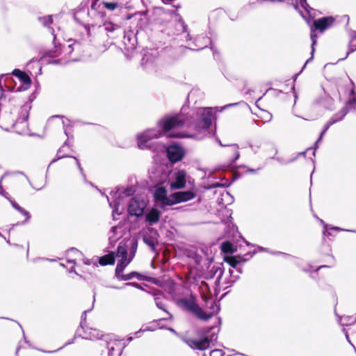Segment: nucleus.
<instances>
[{
    "instance_id": "nucleus-1",
    "label": "nucleus",
    "mask_w": 356,
    "mask_h": 356,
    "mask_svg": "<svg viewBox=\"0 0 356 356\" xmlns=\"http://www.w3.org/2000/svg\"><path fill=\"white\" fill-rule=\"evenodd\" d=\"M216 119V113L211 107H200L190 109L186 113L183 107L180 113L173 116H166L157 123V128L149 129L137 136L138 146L140 149L154 150L152 140L160 138L163 134L174 131L170 136L174 138H193L194 134L186 131H175L176 129L187 127L197 133L206 131Z\"/></svg>"
},
{
    "instance_id": "nucleus-2",
    "label": "nucleus",
    "mask_w": 356,
    "mask_h": 356,
    "mask_svg": "<svg viewBox=\"0 0 356 356\" xmlns=\"http://www.w3.org/2000/svg\"><path fill=\"white\" fill-rule=\"evenodd\" d=\"M105 16L100 3H97V1H92L90 8L87 10L81 9L75 13L74 19L82 24L88 35L91 37V27L99 26L101 28L100 24Z\"/></svg>"
},
{
    "instance_id": "nucleus-3",
    "label": "nucleus",
    "mask_w": 356,
    "mask_h": 356,
    "mask_svg": "<svg viewBox=\"0 0 356 356\" xmlns=\"http://www.w3.org/2000/svg\"><path fill=\"white\" fill-rule=\"evenodd\" d=\"M220 329L217 326H212L204 332L205 337L200 339L184 338L183 341L194 350H205L210 347V343L218 339Z\"/></svg>"
},
{
    "instance_id": "nucleus-4",
    "label": "nucleus",
    "mask_w": 356,
    "mask_h": 356,
    "mask_svg": "<svg viewBox=\"0 0 356 356\" xmlns=\"http://www.w3.org/2000/svg\"><path fill=\"white\" fill-rule=\"evenodd\" d=\"M160 173L161 170H156V172L150 176V178L152 181L156 183L154 193L155 202L160 206V207L164 208L167 206H171V200L170 195L168 196V191L163 186L165 181L161 176V178L157 179V177L160 176Z\"/></svg>"
},
{
    "instance_id": "nucleus-5",
    "label": "nucleus",
    "mask_w": 356,
    "mask_h": 356,
    "mask_svg": "<svg viewBox=\"0 0 356 356\" xmlns=\"http://www.w3.org/2000/svg\"><path fill=\"white\" fill-rule=\"evenodd\" d=\"M135 192L136 189L132 186H129L127 188H124L123 186H117L110 193V195L113 198L112 201H110L108 196L106 195L109 206L113 209L112 216L113 220L115 219V214L120 215L122 213V211L119 210V207L121 203L122 199L124 197L132 196L135 193Z\"/></svg>"
},
{
    "instance_id": "nucleus-6",
    "label": "nucleus",
    "mask_w": 356,
    "mask_h": 356,
    "mask_svg": "<svg viewBox=\"0 0 356 356\" xmlns=\"http://www.w3.org/2000/svg\"><path fill=\"white\" fill-rule=\"evenodd\" d=\"M160 175L168 182L172 191L182 189L186 186V172L184 170L175 169L168 174L161 171Z\"/></svg>"
},
{
    "instance_id": "nucleus-7",
    "label": "nucleus",
    "mask_w": 356,
    "mask_h": 356,
    "mask_svg": "<svg viewBox=\"0 0 356 356\" xmlns=\"http://www.w3.org/2000/svg\"><path fill=\"white\" fill-rule=\"evenodd\" d=\"M177 304L181 309L192 312L201 320L207 321L211 318V315H207L204 310L196 303L194 297L189 299H179Z\"/></svg>"
},
{
    "instance_id": "nucleus-8",
    "label": "nucleus",
    "mask_w": 356,
    "mask_h": 356,
    "mask_svg": "<svg viewBox=\"0 0 356 356\" xmlns=\"http://www.w3.org/2000/svg\"><path fill=\"white\" fill-rule=\"evenodd\" d=\"M146 203L144 200L134 197L130 200L128 205V213L130 216L140 217L144 213Z\"/></svg>"
},
{
    "instance_id": "nucleus-9",
    "label": "nucleus",
    "mask_w": 356,
    "mask_h": 356,
    "mask_svg": "<svg viewBox=\"0 0 356 356\" xmlns=\"http://www.w3.org/2000/svg\"><path fill=\"white\" fill-rule=\"evenodd\" d=\"M166 154L168 160L172 163L180 161L185 155L184 148L176 143L172 144L166 148Z\"/></svg>"
},
{
    "instance_id": "nucleus-10",
    "label": "nucleus",
    "mask_w": 356,
    "mask_h": 356,
    "mask_svg": "<svg viewBox=\"0 0 356 356\" xmlns=\"http://www.w3.org/2000/svg\"><path fill=\"white\" fill-rule=\"evenodd\" d=\"M196 196L192 191H178L170 195L171 206L193 200Z\"/></svg>"
},
{
    "instance_id": "nucleus-11",
    "label": "nucleus",
    "mask_w": 356,
    "mask_h": 356,
    "mask_svg": "<svg viewBox=\"0 0 356 356\" xmlns=\"http://www.w3.org/2000/svg\"><path fill=\"white\" fill-rule=\"evenodd\" d=\"M77 336L85 339L96 340L102 339L103 334L99 330L91 327H84V330H82L81 332L80 328L76 330L75 337Z\"/></svg>"
},
{
    "instance_id": "nucleus-12",
    "label": "nucleus",
    "mask_w": 356,
    "mask_h": 356,
    "mask_svg": "<svg viewBox=\"0 0 356 356\" xmlns=\"http://www.w3.org/2000/svg\"><path fill=\"white\" fill-rule=\"evenodd\" d=\"M12 74L17 77L23 84V86L17 88L16 92H21L22 90H27L30 87L31 84V79L26 72L19 69H15L12 72Z\"/></svg>"
},
{
    "instance_id": "nucleus-13",
    "label": "nucleus",
    "mask_w": 356,
    "mask_h": 356,
    "mask_svg": "<svg viewBox=\"0 0 356 356\" xmlns=\"http://www.w3.org/2000/svg\"><path fill=\"white\" fill-rule=\"evenodd\" d=\"M193 46L189 47L191 49L200 50L210 45V48L213 51V47L212 45L211 40L210 38L207 36H197L193 42Z\"/></svg>"
},
{
    "instance_id": "nucleus-14",
    "label": "nucleus",
    "mask_w": 356,
    "mask_h": 356,
    "mask_svg": "<svg viewBox=\"0 0 356 356\" xmlns=\"http://www.w3.org/2000/svg\"><path fill=\"white\" fill-rule=\"evenodd\" d=\"M63 128H64V132H65V134L67 136V139L65 141L63 145L60 147L57 152V154H56V158H54L51 161V163H49V166H48V168H49V166L53 164L54 163L56 162L57 161H58L59 159H61L63 158H65V157H71L70 156L67 155V154H61V151L63 150V148L65 147V146H67L70 147V143H69V139L70 138H72V135H71L68 131H67V126L65 124V121H63ZM72 158H74V156H72Z\"/></svg>"
},
{
    "instance_id": "nucleus-15",
    "label": "nucleus",
    "mask_w": 356,
    "mask_h": 356,
    "mask_svg": "<svg viewBox=\"0 0 356 356\" xmlns=\"http://www.w3.org/2000/svg\"><path fill=\"white\" fill-rule=\"evenodd\" d=\"M334 22V18L332 17H323L322 18L314 20L313 23V26L315 29L319 30L323 32L326 29L330 27Z\"/></svg>"
},
{
    "instance_id": "nucleus-16",
    "label": "nucleus",
    "mask_w": 356,
    "mask_h": 356,
    "mask_svg": "<svg viewBox=\"0 0 356 356\" xmlns=\"http://www.w3.org/2000/svg\"><path fill=\"white\" fill-rule=\"evenodd\" d=\"M106 344L108 349V356H120L122 352V348L119 341L115 340H111L110 341H106Z\"/></svg>"
},
{
    "instance_id": "nucleus-17",
    "label": "nucleus",
    "mask_w": 356,
    "mask_h": 356,
    "mask_svg": "<svg viewBox=\"0 0 356 356\" xmlns=\"http://www.w3.org/2000/svg\"><path fill=\"white\" fill-rule=\"evenodd\" d=\"M55 48L56 50L54 52L52 51H47L43 57V60H46L47 63L49 64L60 65L62 63V60L60 59L53 58L59 54L60 49H58L56 46L55 47Z\"/></svg>"
},
{
    "instance_id": "nucleus-18",
    "label": "nucleus",
    "mask_w": 356,
    "mask_h": 356,
    "mask_svg": "<svg viewBox=\"0 0 356 356\" xmlns=\"http://www.w3.org/2000/svg\"><path fill=\"white\" fill-rule=\"evenodd\" d=\"M161 212L156 209H150L145 215V220L149 225H154L159 222Z\"/></svg>"
},
{
    "instance_id": "nucleus-19",
    "label": "nucleus",
    "mask_w": 356,
    "mask_h": 356,
    "mask_svg": "<svg viewBox=\"0 0 356 356\" xmlns=\"http://www.w3.org/2000/svg\"><path fill=\"white\" fill-rule=\"evenodd\" d=\"M30 109H31L30 106H29L27 104L24 105L21 108L19 117L17 118V119L15 123L13 124V126H15V124H19V123L22 124V123L26 122V121L29 118V111Z\"/></svg>"
},
{
    "instance_id": "nucleus-20",
    "label": "nucleus",
    "mask_w": 356,
    "mask_h": 356,
    "mask_svg": "<svg viewBox=\"0 0 356 356\" xmlns=\"http://www.w3.org/2000/svg\"><path fill=\"white\" fill-rule=\"evenodd\" d=\"M135 277L139 280H146L145 276L136 271H133L128 274H121L120 276L117 277V279L120 281H128Z\"/></svg>"
},
{
    "instance_id": "nucleus-21",
    "label": "nucleus",
    "mask_w": 356,
    "mask_h": 356,
    "mask_svg": "<svg viewBox=\"0 0 356 356\" xmlns=\"http://www.w3.org/2000/svg\"><path fill=\"white\" fill-rule=\"evenodd\" d=\"M115 256L113 252L105 254L99 259V263L101 266L112 265L115 263Z\"/></svg>"
},
{
    "instance_id": "nucleus-22",
    "label": "nucleus",
    "mask_w": 356,
    "mask_h": 356,
    "mask_svg": "<svg viewBox=\"0 0 356 356\" xmlns=\"http://www.w3.org/2000/svg\"><path fill=\"white\" fill-rule=\"evenodd\" d=\"M316 30L317 29H315V28L314 26H312L311 28V33H310V38H311V40H312V45H311V47H312V57L310 58H309L306 63H305L303 67H302V70L305 67L306 65L313 58V54H314V52L315 51V49H314V46L316 45V42H317V33H316Z\"/></svg>"
},
{
    "instance_id": "nucleus-23",
    "label": "nucleus",
    "mask_w": 356,
    "mask_h": 356,
    "mask_svg": "<svg viewBox=\"0 0 356 356\" xmlns=\"http://www.w3.org/2000/svg\"><path fill=\"white\" fill-rule=\"evenodd\" d=\"M131 259H129L127 260V259H121L116 266L115 272V276L117 278L118 277L120 276L121 274H122V272L124 271V268L127 267V266L131 262Z\"/></svg>"
},
{
    "instance_id": "nucleus-24",
    "label": "nucleus",
    "mask_w": 356,
    "mask_h": 356,
    "mask_svg": "<svg viewBox=\"0 0 356 356\" xmlns=\"http://www.w3.org/2000/svg\"><path fill=\"white\" fill-rule=\"evenodd\" d=\"M103 27L106 32L111 33H115V32L120 33L122 31V29L119 25L113 24L110 22L104 23Z\"/></svg>"
},
{
    "instance_id": "nucleus-25",
    "label": "nucleus",
    "mask_w": 356,
    "mask_h": 356,
    "mask_svg": "<svg viewBox=\"0 0 356 356\" xmlns=\"http://www.w3.org/2000/svg\"><path fill=\"white\" fill-rule=\"evenodd\" d=\"M220 248L222 252L226 254H232L236 251V247L229 241L222 242Z\"/></svg>"
},
{
    "instance_id": "nucleus-26",
    "label": "nucleus",
    "mask_w": 356,
    "mask_h": 356,
    "mask_svg": "<svg viewBox=\"0 0 356 356\" xmlns=\"http://www.w3.org/2000/svg\"><path fill=\"white\" fill-rule=\"evenodd\" d=\"M136 39L135 37L131 38V34L124 35V44L128 49H134L136 48Z\"/></svg>"
},
{
    "instance_id": "nucleus-27",
    "label": "nucleus",
    "mask_w": 356,
    "mask_h": 356,
    "mask_svg": "<svg viewBox=\"0 0 356 356\" xmlns=\"http://www.w3.org/2000/svg\"><path fill=\"white\" fill-rule=\"evenodd\" d=\"M154 302H155V304H156V307L159 309L164 311L168 314V317H167V318H163V320H168L169 318H172V315L167 311L165 305L162 301L161 298H159V297L155 298H154Z\"/></svg>"
},
{
    "instance_id": "nucleus-28",
    "label": "nucleus",
    "mask_w": 356,
    "mask_h": 356,
    "mask_svg": "<svg viewBox=\"0 0 356 356\" xmlns=\"http://www.w3.org/2000/svg\"><path fill=\"white\" fill-rule=\"evenodd\" d=\"M348 113V108L346 106L342 108L338 113H335L330 120H336L337 122L341 121Z\"/></svg>"
},
{
    "instance_id": "nucleus-29",
    "label": "nucleus",
    "mask_w": 356,
    "mask_h": 356,
    "mask_svg": "<svg viewBox=\"0 0 356 356\" xmlns=\"http://www.w3.org/2000/svg\"><path fill=\"white\" fill-rule=\"evenodd\" d=\"M224 261L234 268H236L237 265L240 264V259L235 256H225Z\"/></svg>"
},
{
    "instance_id": "nucleus-30",
    "label": "nucleus",
    "mask_w": 356,
    "mask_h": 356,
    "mask_svg": "<svg viewBox=\"0 0 356 356\" xmlns=\"http://www.w3.org/2000/svg\"><path fill=\"white\" fill-rule=\"evenodd\" d=\"M335 123H336V120H329V121H328V122L325 124V126H324V128H323V131H321V134H320V136H319V137H318V140H316V143H315V146H316V147H317V144H318V143H319V142L322 140V138H323V137L324 134L327 132V130H328V129L330 127V126H332V124H335Z\"/></svg>"
},
{
    "instance_id": "nucleus-31",
    "label": "nucleus",
    "mask_w": 356,
    "mask_h": 356,
    "mask_svg": "<svg viewBox=\"0 0 356 356\" xmlns=\"http://www.w3.org/2000/svg\"><path fill=\"white\" fill-rule=\"evenodd\" d=\"M17 211H19L20 213H22L23 216H24L26 217V220L22 222L21 225L24 224L25 222L29 221V219L31 218L30 213L27 211H26L24 208H22V207H20ZM20 225V222H17L16 224H13L12 227L10 229V230L11 229H13L15 225Z\"/></svg>"
},
{
    "instance_id": "nucleus-32",
    "label": "nucleus",
    "mask_w": 356,
    "mask_h": 356,
    "mask_svg": "<svg viewBox=\"0 0 356 356\" xmlns=\"http://www.w3.org/2000/svg\"><path fill=\"white\" fill-rule=\"evenodd\" d=\"M17 211H19L20 213H22L23 216H24L26 217V220L22 222L21 225L24 224L25 222L29 221V219L31 218L30 213L27 211H26L24 208H22V207H20ZM20 225V222H17L16 224H13L12 227L10 229V230L11 229H13L15 225Z\"/></svg>"
},
{
    "instance_id": "nucleus-33",
    "label": "nucleus",
    "mask_w": 356,
    "mask_h": 356,
    "mask_svg": "<svg viewBox=\"0 0 356 356\" xmlns=\"http://www.w3.org/2000/svg\"><path fill=\"white\" fill-rule=\"evenodd\" d=\"M116 256L121 257V259H127V248L121 243L118 247Z\"/></svg>"
},
{
    "instance_id": "nucleus-34",
    "label": "nucleus",
    "mask_w": 356,
    "mask_h": 356,
    "mask_svg": "<svg viewBox=\"0 0 356 356\" xmlns=\"http://www.w3.org/2000/svg\"><path fill=\"white\" fill-rule=\"evenodd\" d=\"M151 56L149 54H144L143 57L141 60V65L146 69L151 67L153 64L152 59H150Z\"/></svg>"
},
{
    "instance_id": "nucleus-35",
    "label": "nucleus",
    "mask_w": 356,
    "mask_h": 356,
    "mask_svg": "<svg viewBox=\"0 0 356 356\" xmlns=\"http://www.w3.org/2000/svg\"><path fill=\"white\" fill-rule=\"evenodd\" d=\"M74 159L76 161V165H77L78 168H79V170L81 173V175H82L83 177V181L86 184H88L89 185H90L91 186H94V185L92 184V182L89 181L87 180L86 179V175H85L84 172H83V168L81 167V163L79 161V159L76 158V157H74Z\"/></svg>"
},
{
    "instance_id": "nucleus-36",
    "label": "nucleus",
    "mask_w": 356,
    "mask_h": 356,
    "mask_svg": "<svg viewBox=\"0 0 356 356\" xmlns=\"http://www.w3.org/2000/svg\"><path fill=\"white\" fill-rule=\"evenodd\" d=\"M209 309L211 310L210 314L207 315H211V317L219 312L220 308V305L218 302L213 300L211 302V305L209 306Z\"/></svg>"
},
{
    "instance_id": "nucleus-37",
    "label": "nucleus",
    "mask_w": 356,
    "mask_h": 356,
    "mask_svg": "<svg viewBox=\"0 0 356 356\" xmlns=\"http://www.w3.org/2000/svg\"><path fill=\"white\" fill-rule=\"evenodd\" d=\"M38 21L40 22L43 26L49 27L50 24L53 23L52 16L47 15L44 17H39Z\"/></svg>"
},
{
    "instance_id": "nucleus-38",
    "label": "nucleus",
    "mask_w": 356,
    "mask_h": 356,
    "mask_svg": "<svg viewBox=\"0 0 356 356\" xmlns=\"http://www.w3.org/2000/svg\"><path fill=\"white\" fill-rule=\"evenodd\" d=\"M129 246H130V258L129 259H133V257H134L135 255V253L136 252V250H137V246H138V242L136 240H131L130 241V244H129Z\"/></svg>"
},
{
    "instance_id": "nucleus-39",
    "label": "nucleus",
    "mask_w": 356,
    "mask_h": 356,
    "mask_svg": "<svg viewBox=\"0 0 356 356\" xmlns=\"http://www.w3.org/2000/svg\"><path fill=\"white\" fill-rule=\"evenodd\" d=\"M234 152V157L231 160V163H234L240 157V153L238 152V145L237 144H232L229 145Z\"/></svg>"
},
{
    "instance_id": "nucleus-40",
    "label": "nucleus",
    "mask_w": 356,
    "mask_h": 356,
    "mask_svg": "<svg viewBox=\"0 0 356 356\" xmlns=\"http://www.w3.org/2000/svg\"><path fill=\"white\" fill-rule=\"evenodd\" d=\"M143 241L146 245H147L151 248V250L153 252H154L156 250V248H155L156 242L152 238L144 237Z\"/></svg>"
},
{
    "instance_id": "nucleus-41",
    "label": "nucleus",
    "mask_w": 356,
    "mask_h": 356,
    "mask_svg": "<svg viewBox=\"0 0 356 356\" xmlns=\"http://www.w3.org/2000/svg\"><path fill=\"white\" fill-rule=\"evenodd\" d=\"M102 3L104 5V6L102 7V8H106L111 11H113L119 7V4L117 2H103Z\"/></svg>"
},
{
    "instance_id": "nucleus-42",
    "label": "nucleus",
    "mask_w": 356,
    "mask_h": 356,
    "mask_svg": "<svg viewBox=\"0 0 356 356\" xmlns=\"http://www.w3.org/2000/svg\"><path fill=\"white\" fill-rule=\"evenodd\" d=\"M227 186V185H226L225 184H221L218 181H215L211 184H207V186H205V188L209 190V189L216 188H218V187L225 188Z\"/></svg>"
},
{
    "instance_id": "nucleus-43",
    "label": "nucleus",
    "mask_w": 356,
    "mask_h": 356,
    "mask_svg": "<svg viewBox=\"0 0 356 356\" xmlns=\"http://www.w3.org/2000/svg\"><path fill=\"white\" fill-rule=\"evenodd\" d=\"M254 254H255V252H254L252 253L248 252L245 255L238 254L236 257H237V258L238 259H240V264H241V263H244V262L248 261Z\"/></svg>"
},
{
    "instance_id": "nucleus-44",
    "label": "nucleus",
    "mask_w": 356,
    "mask_h": 356,
    "mask_svg": "<svg viewBox=\"0 0 356 356\" xmlns=\"http://www.w3.org/2000/svg\"><path fill=\"white\" fill-rule=\"evenodd\" d=\"M90 311V309H88V310H86L84 311L83 313H82V315H81V322H80V325L78 328H80L81 329V331L82 330H84V327H85V324H86V318H87V313L89 312Z\"/></svg>"
},
{
    "instance_id": "nucleus-45",
    "label": "nucleus",
    "mask_w": 356,
    "mask_h": 356,
    "mask_svg": "<svg viewBox=\"0 0 356 356\" xmlns=\"http://www.w3.org/2000/svg\"><path fill=\"white\" fill-rule=\"evenodd\" d=\"M272 159L276 160L277 161H278L279 163H280L282 165H287L289 163H293L295 161H296V158H292L289 160H284L281 157H276L275 156H273Z\"/></svg>"
},
{
    "instance_id": "nucleus-46",
    "label": "nucleus",
    "mask_w": 356,
    "mask_h": 356,
    "mask_svg": "<svg viewBox=\"0 0 356 356\" xmlns=\"http://www.w3.org/2000/svg\"><path fill=\"white\" fill-rule=\"evenodd\" d=\"M352 318H353L349 316H343V320L344 321V322L342 323L341 325L348 326V325L355 323H356V317L353 320H352Z\"/></svg>"
},
{
    "instance_id": "nucleus-47",
    "label": "nucleus",
    "mask_w": 356,
    "mask_h": 356,
    "mask_svg": "<svg viewBox=\"0 0 356 356\" xmlns=\"http://www.w3.org/2000/svg\"><path fill=\"white\" fill-rule=\"evenodd\" d=\"M211 271H213L215 273H218L217 280H220L223 275L224 270L220 266H213Z\"/></svg>"
},
{
    "instance_id": "nucleus-48",
    "label": "nucleus",
    "mask_w": 356,
    "mask_h": 356,
    "mask_svg": "<svg viewBox=\"0 0 356 356\" xmlns=\"http://www.w3.org/2000/svg\"><path fill=\"white\" fill-rule=\"evenodd\" d=\"M248 146L251 148L252 151L254 154H256L258 152V151L261 148V143L258 142V143H255L254 145L252 144L251 143H248Z\"/></svg>"
},
{
    "instance_id": "nucleus-49",
    "label": "nucleus",
    "mask_w": 356,
    "mask_h": 356,
    "mask_svg": "<svg viewBox=\"0 0 356 356\" xmlns=\"http://www.w3.org/2000/svg\"><path fill=\"white\" fill-rule=\"evenodd\" d=\"M355 51H356V44H352V42H350L349 44L348 51L346 53V56L343 58L339 59V60H343L346 59L350 54L354 52Z\"/></svg>"
},
{
    "instance_id": "nucleus-50",
    "label": "nucleus",
    "mask_w": 356,
    "mask_h": 356,
    "mask_svg": "<svg viewBox=\"0 0 356 356\" xmlns=\"http://www.w3.org/2000/svg\"><path fill=\"white\" fill-rule=\"evenodd\" d=\"M181 26H182L183 33L186 34L184 36L186 38V40H191V37L187 31V26L184 24V22H181Z\"/></svg>"
},
{
    "instance_id": "nucleus-51",
    "label": "nucleus",
    "mask_w": 356,
    "mask_h": 356,
    "mask_svg": "<svg viewBox=\"0 0 356 356\" xmlns=\"http://www.w3.org/2000/svg\"><path fill=\"white\" fill-rule=\"evenodd\" d=\"M224 353L222 350L215 349L210 352V356H223Z\"/></svg>"
},
{
    "instance_id": "nucleus-52",
    "label": "nucleus",
    "mask_w": 356,
    "mask_h": 356,
    "mask_svg": "<svg viewBox=\"0 0 356 356\" xmlns=\"http://www.w3.org/2000/svg\"><path fill=\"white\" fill-rule=\"evenodd\" d=\"M240 277H236L235 279L231 278V276L229 275V277L226 280L225 284H227V286H231L232 284H234Z\"/></svg>"
},
{
    "instance_id": "nucleus-53",
    "label": "nucleus",
    "mask_w": 356,
    "mask_h": 356,
    "mask_svg": "<svg viewBox=\"0 0 356 356\" xmlns=\"http://www.w3.org/2000/svg\"><path fill=\"white\" fill-rule=\"evenodd\" d=\"M74 343V339H72V340H71V341H69L66 342V343H65L62 347H60V348H58L57 350H51V351H44V350L43 352H44V353H56V352H57V351H58V350H61V349H62L63 348H64L65 346H68V345H70V344H72V343Z\"/></svg>"
},
{
    "instance_id": "nucleus-54",
    "label": "nucleus",
    "mask_w": 356,
    "mask_h": 356,
    "mask_svg": "<svg viewBox=\"0 0 356 356\" xmlns=\"http://www.w3.org/2000/svg\"><path fill=\"white\" fill-rule=\"evenodd\" d=\"M307 0H300V3L301 7L305 9V10H307L309 8V4L307 2Z\"/></svg>"
},
{
    "instance_id": "nucleus-55",
    "label": "nucleus",
    "mask_w": 356,
    "mask_h": 356,
    "mask_svg": "<svg viewBox=\"0 0 356 356\" xmlns=\"http://www.w3.org/2000/svg\"><path fill=\"white\" fill-rule=\"evenodd\" d=\"M8 200L10 201V202L11 205L13 206V207L14 209H15L16 210H17L20 207V206L15 200H13L10 199V198H8Z\"/></svg>"
},
{
    "instance_id": "nucleus-56",
    "label": "nucleus",
    "mask_w": 356,
    "mask_h": 356,
    "mask_svg": "<svg viewBox=\"0 0 356 356\" xmlns=\"http://www.w3.org/2000/svg\"><path fill=\"white\" fill-rule=\"evenodd\" d=\"M349 35L351 38L350 42H353V41L356 40V31H350Z\"/></svg>"
},
{
    "instance_id": "nucleus-57",
    "label": "nucleus",
    "mask_w": 356,
    "mask_h": 356,
    "mask_svg": "<svg viewBox=\"0 0 356 356\" xmlns=\"http://www.w3.org/2000/svg\"><path fill=\"white\" fill-rule=\"evenodd\" d=\"M117 229H118V227H117V226H113V227L111 228V231H110V232L113 234V236H109V240H110V241H111V240H112V238H113V236L115 234Z\"/></svg>"
},
{
    "instance_id": "nucleus-58",
    "label": "nucleus",
    "mask_w": 356,
    "mask_h": 356,
    "mask_svg": "<svg viewBox=\"0 0 356 356\" xmlns=\"http://www.w3.org/2000/svg\"><path fill=\"white\" fill-rule=\"evenodd\" d=\"M77 46H79V43H77V42H74L72 44H69L68 48L71 49L70 52H71L72 50H74Z\"/></svg>"
},
{
    "instance_id": "nucleus-59",
    "label": "nucleus",
    "mask_w": 356,
    "mask_h": 356,
    "mask_svg": "<svg viewBox=\"0 0 356 356\" xmlns=\"http://www.w3.org/2000/svg\"><path fill=\"white\" fill-rule=\"evenodd\" d=\"M124 286H133L138 288L139 286V284L136 282H127L124 284Z\"/></svg>"
},
{
    "instance_id": "nucleus-60",
    "label": "nucleus",
    "mask_w": 356,
    "mask_h": 356,
    "mask_svg": "<svg viewBox=\"0 0 356 356\" xmlns=\"http://www.w3.org/2000/svg\"><path fill=\"white\" fill-rule=\"evenodd\" d=\"M229 275L231 276V278L235 279L236 277H239L238 275H234V270L232 269L229 270Z\"/></svg>"
},
{
    "instance_id": "nucleus-61",
    "label": "nucleus",
    "mask_w": 356,
    "mask_h": 356,
    "mask_svg": "<svg viewBox=\"0 0 356 356\" xmlns=\"http://www.w3.org/2000/svg\"><path fill=\"white\" fill-rule=\"evenodd\" d=\"M271 253L273 254H283L286 257L290 256L289 254H288L286 253L282 252H273Z\"/></svg>"
},
{
    "instance_id": "nucleus-62",
    "label": "nucleus",
    "mask_w": 356,
    "mask_h": 356,
    "mask_svg": "<svg viewBox=\"0 0 356 356\" xmlns=\"http://www.w3.org/2000/svg\"><path fill=\"white\" fill-rule=\"evenodd\" d=\"M343 332L345 334V335H346V338L347 341H348L350 343H350V339H349V336H348V331H347L345 328H343Z\"/></svg>"
},
{
    "instance_id": "nucleus-63",
    "label": "nucleus",
    "mask_w": 356,
    "mask_h": 356,
    "mask_svg": "<svg viewBox=\"0 0 356 356\" xmlns=\"http://www.w3.org/2000/svg\"><path fill=\"white\" fill-rule=\"evenodd\" d=\"M305 154H306V152H301L298 153L297 155L294 158H296V159H297L300 156H305Z\"/></svg>"
},
{
    "instance_id": "nucleus-64",
    "label": "nucleus",
    "mask_w": 356,
    "mask_h": 356,
    "mask_svg": "<svg viewBox=\"0 0 356 356\" xmlns=\"http://www.w3.org/2000/svg\"><path fill=\"white\" fill-rule=\"evenodd\" d=\"M196 91H194V90H191L188 95V99H189L190 98H192L193 96L195 95Z\"/></svg>"
}]
</instances>
